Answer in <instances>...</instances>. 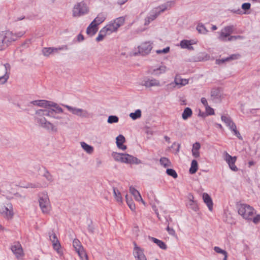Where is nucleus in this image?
Listing matches in <instances>:
<instances>
[{"label":"nucleus","mask_w":260,"mask_h":260,"mask_svg":"<svg viewBox=\"0 0 260 260\" xmlns=\"http://www.w3.org/2000/svg\"><path fill=\"white\" fill-rule=\"evenodd\" d=\"M34 105H37L45 108L44 109H40L36 112L39 117L49 116L54 118H58L55 116V114L62 113V109L56 103L45 100H36L30 102Z\"/></svg>","instance_id":"f257e3e1"},{"label":"nucleus","mask_w":260,"mask_h":260,"mask_svg":"<svg viewBox=\"0 0 260 260\" xmlns=\"http://www.w3.org/2000/svg\"><path fill=\"white\" fill-rule=\"evenodd\" d=\"M24 35L23 32L13 33L10 30L2 31L0 32V50H4L13 42L16 41Z\"/></svg>","instance_id":"f03ea898"},{"label":"nucleus","mask_w":260,"mask_h":260,"mask_svg":"<svg viewBox=\"0 0 260 260\" xmlns=\"http://www.w3.org/2000/svg\"><path fill=\"white\" fill-rule=\"evenodd\" d=\"M112 155L117 161L134 164H139L141 163L140 159L127 153L113 152Z\"/></svg>","instance_id":"7ed1b4c3"},{"label":"nucleus","mask_w":260,"mask_h":260,"mask_svg":"<svg viewBox=\"0 0 260 260\" xmlns=\"http://www.w3.org/2000/svg\"><path fill=\"white\" fill-rule=\"evenodd\" d=\"M39 206L44 214H48L51 210V206L48 194L43 192L39 196Z\"/></svg>","instance_id":"20e7f679"},{"label":"nucleus","mask_w":260,"mask_h":260,"mask_svg":"<svg viewBox=\"0 0 260 260\" xmlns=\"http://www.w3.org/2000/svg\"><path fill=\"white\" fill-rule=\"evenodd\" d=\"M64 106L72 114L80 118H88L91 116V113L86 110L73 107L69 105H64Z\"/></svg>","instance_id":"39448f33"},{"label":"nucleus","mask_w":260,"mask_h":260,"mask_svg":"<svg viewBox=\"0 0 260 260\" xmlns=\"http://www.w3.org/2000/svg\"><path fill=\"white\" fill-rule=\"evenodd\" d=\"M88 9L86 4L83 2L78 3L75 5L73 10V16L74 17H80L87 14Z\"/></svg>","instance_id":"423d86ee"},{"label":"nucleus","mask_w":260,"mask_h":260,"mask_svg":"<svg viewBox=\"0 0 260 260\" xmlns=\"http://www.w3.org/2000/svg\"><path fill=\"white\" fill-rule=\"evenodd\" d=\"M140 85L145 86L146 88L152 87H159L161 86L160 81L155 78L146 77L140 83Z\"/></svg>","instance_id":"0eeeda50"},{"label":"nucleus","mask_w":260,"mask_h":260,"mask_svg":"<svg viewBox=\"0 0 260 260\" xmlns=\"http://www.w3.org/2000/svg\"><path fill=\"white\" fill-rule=\"evenodd\" d=\"M10 70L9 63L3 64L0 62V79L3 83H6L9 78L8 71Z\"/></svg>","instance_id":"6e6552de"},{"label":"nucleus","mask_w":260,"mask_h":260,"mask_svg":"<svg viewBox=\"0 0 260 260\" xmlns=\"http://www.w3.org/2000/svg\"><path fill=\"white\" fill-rule=\"evenodd\" d=\"M37 122L43 128L53 132H57V129L49 121H47L44 116L37 118Z\"/></svg>","instance_id":"1a4fd4ad"},{"label":"nucleus","mask_w":260,"mask_h":260,"mask_svg":"<svg viewBox=\"0 0 260 260\" xmlns=\"http://www.w3.org/2000/svg\"><path fill=\"white\" fill-rule=\"evenodd\" d=\"M49 237L50 241L52 243V245L54 249L57 251L59 255H61L62 254V252L60 250V244L59 242V241L57 238L56 235L54 233L53 231L50 232L49 233Z\"/></svg>","instance_id":"9d476101"},{"label":"nucleus","mask_w":260,"mask_h":260,"mask_svg":"<svg viewBox=\"0 0 260 260\" xmlns=\"http://www.w3.org/2000/svg\"><path fill=\"white\" fill-rule=\"evenodd\" d=\"M152 43L150 41L142 43L138 47L139 53L143 56L148 54L152 49Z\"/></svg>","instance_id":"9b49d317"},{"label":"nucleus","mask_w":260,"mask_h":260,"mask_svg":"<svg viewBox=\"0 0 260 260\" xmlns=\"http://www.w3.org/2000/svg\"><path fill=\"white\" fill-rule=\"evenodd\" d=\"M0 212L8 219H12L14 215L12 205L9 203L7 206L0 207Z\"/></svg>","instance_id":"f8f14e48"},{"label":"nucleus","mask_w":260,"mask_h":260,"mask_svg":"<svg viewBox=\"0 0 260 260\" xmlns=\"http://www.w3.org/2000/svg\"><path fill=\"white\" fill-rule=\"evenodd\" d=\"M224 159L228 164L230 168L232 171H238V168L235 165L237 159L236 156H232L227 152L225 151L224 152Z\"/></svg>","instance_id":"ddd939ff"},{"label":"nucleus","mask_w":260,"mask_h":260,"mask_svg":"<svg viewBox=\"0 0 260 260\" xmlns=\"http://www.w3.org/2000/svg\"><path fill=\"white\" fill-rule=\"evenodd\" d=\"M11 249L17 258H20L23 256V249L19 242L14 243L11 246Z\"/></svg>","instance_id":"4468645a"},{"label":"nucleus","mask_w":260,"mask_h":260,"mask_svg":"<svg viewBox=\"0 0 260 260\" xmlns=\"http://www.w3.org/2000/svg\"><path fill=\"white\" fill-rule=\"evenodd\" d=\"M221 93L219 88L213 89L211 92V99L214 103H219L221 100Z\"/></svg>","instance_id":"2eb2a0df"},{"label":"nucleus","mask_w":260,"mask_h":260,"mask_svg":"<svg viewBox=\"0 0 260 260\" xmlns=\"http://www.w3.org/2000/svg\"><path fill=\"white\" fill-rule=\"evenodd\" d=\"M67 49V46H64L62 47L54 48V47H45L43 48L42 53L45 56H48L54 52H57L58 50H62L63 49Z\"/></svg>","instance_id":"dca6fc26"},{"label":"nucleus","mask_w":260,"mask_h":260,"mask_svg":"<svg viewBox=\"0 0 260 260\" xmlns=\"http://www.w3.org/2000/svg\"><path fill=\"white\" fill-rule=\"evenodd\" d=\"M188 199L189 201L186 204L187 207L193 211L197 212L199 210V207L197 202L193 200V196L191 194H189Z\"/></svg>","instance_id":"f3484780"},{"label":"nucleus","mask_w":260,"mask_h":260,"mask_svg":"<svg viewBox=\"0 0 260 260\" xmlns=\"http://www.w3.org/2000/svg\"><path fill=\"white\" fill-rule=\"evenodd\" d=\"M157 8L153 10L149 16L147 17L145 19V23L144 24L145 25H148L151 21L154 20L156 18V17L160 14V13L157 10Z\"/></svg>","instance_id":"a211bd4d"},{"label":"nucleus","mask_w":260,"mask_h":260,"mask_svg":"<svg viewBox=\"0 0 260 260\" xmlns=\"http://www.w3.org/2000/svg\"><path fill=\"white\" fill-rule=\"evenodd\" d=\"M255 213V210L252 207L245 204V218L246 219L251 220Z\"/></svg>","instance_id":"6ab92c4d"},{"label":"nucleus","mask_w":260,"mask_h":260,"mask_svg":"<svg viewBox=\"0 0 260 260\" xmlns=\"http://www.w3.org/2000/svg\"><path fill=\"white\" fill-rule=\"evenodd\" d=\"M240 37L239 36H231L230 34H226V32L221 30L220 32V35L218 37V39L221 41H232L234 39H236L237 38Z\"/></svg>","instance_id":"aec40b11"},{"label":"nucleus","mask_w":260,"mask_h":260,"mask_svg":"<svg viewBox=\"0 0 260 260\" xmlns=\"http://www.w3.org/2000/svg\"><path fill=\"white\" fill-rule=\"evenodd\" d=\"M240 55L238 54H234L230 55V56L225 58L218 59L216 60V63L217 64H220L224 63L226 61H230L231 60L237 59L240 57Z\"/></svg>","instance_id":"412c9836"},{"label":"nucleus","mask_w":260,"mask_h":260,"mask_svg":"<svg viewBox=\"0 0 260 260\" xmlns=\"http://www.w3.org/2000/svg\"><path fill=\"white\" fill-rule=\"evenodd\" d=\"M116 145L119 149L124 150L126 149V146L123 144L125 141L124 137L122 135H119L116 137Z\"/></svg>","instance_id":"4be33fe9"},{"label":"nucleus","mask_w":260,"mask_h":260,"mask_svg":"<svg viewBox=\"0 0 260 260\" xmlns=\"http://www.w3.org/2000/svg\"><path fill=\"white\" fill-rule=\"evenodd\" d=\"M203 199L204 203L207 206L209 210L212 211L213 210V202L211 198L207 193H204L203 194Z\"/></svg>","instance_id":"5701e85b"},{"label":"nucleus","mask_w":260,"mask_h":260,"mask_svg":"<svg viewBox=\"0 0 260 260\" xmlns=\"http://www.w3.org/2000/svg\"><path fill=\"white\" fill-rule=\"evenodd\" d=\"M166 71V67L164 66H161L156 69L151 68L149 70V73L153 75L158 76L162 73H165Z\"/></svg>","instance_id":"b1692460"},{"label":"nucleus","mask_w":260,"mask_h":260,"mask_svg":"<svg viewBox=\"0 0 260 260\" xmlns=\"http://www.w3.org/2000/svg\"><path fill=\"white\" fill-rule=\"evenodd\" d=\"M129 192L134 197L135 200L137 201H141L144 205H145V202L143 200L142 198L140 192L136 189L134 187L131 186L129 187Z\"/></svg>","instance_id":"393cba45"},{"label":"nucleus","mask_w":260,"mask_h":260,"mask_svg":"<svg viewBox=\"0 0 260 260\" xmlns=\"http://www.w3.org/2000/svg\"><path fill=\"white\" fill-rule=\"evenodd\" d=\"M192 41V40H183L180 42V45L182 48L193 50L194 48L191 46L193 44Z\"/></svg>","instance_id":"a878e982"},{"label":"nucleus","mask_w":260,"mask_h":260,"mask_svg":"<svg viewBox=\"0 0 260 260\" xmlns=\"http://www.w3.org/2000/svg\"><path fill=\"white\" fill-rule=\"evenodd\" d=\"M221 120L225 123L227 126H228L231 129L232 128H235V124L233 122L231 117L225 115L221 116Z\"/></svg>","instance_id":"bb28decb"},{"label":"nucleus","mask_w":260,"mask_h":260,"mask_svg":"<svg viewBox=\"0 0 260 260\" xmlns=\"http://www.w3.org/2000/svg\"><path fill=\"white\" fill-rule=\"evenodd\" d=\"M103 28L108 34H110L112 32L116 31L118 28L116 26L114 22H111Z\"/></svg>","instance_id":"cd10ccee"},{"label":"nucleus","mask_w":260,"mask_h":260,"mask_svg":"<svg viewBox=\"0 0 260 260\" xmlns=\"http://www.w3.org/2000/svg\"><path fill=\"white\" fill-rule=\"evenodd\" d=\"M144 249L141 248L138 249V250L134 252V256L137 260H147L146 256L144 254Z\"/></svg>","instance_id":"c85d7f7f"},{"label":"nucleus","mask_w":260,"mask_h":260,"mask_svg":"<svg viewBox=\"0 0 260 260\" xmlns=\"http://www.w3.org/2000/svg\"><path fill=\"white\" fill-rule=\"evenodd\" d=\"M57 114H55V116L58 117V119H60V121L57 122L56 124L60 125H66L68 123V122L70 121V118L68 116V114L66 113H63L62 116H59L56 115Z\"/></svg>","instance_id":"c756f323"},{"label":"nucleus","mask_w":260,"mask_h":260,"mask_svg":"<svg viewBox=\"0 0 260 260\" xmlns=\"http://www.w3.org/2000/svg\"><path fill=\"white\" fill-rule=\"evenodd\" d=\"M148 239L157 244L161 249L166 250L167 248L166 244L162 241L157 239L155 238L148 236Z\"/></svg>","instance_id":"7c9ffc66"},{"label":"nucleus","mask_w":260,"mask_h":260,"mask_svg":"<svg viewBox=\"0 0 260 260\" xmlns=\"http://www.w3.org/2000/svg\"><path fill=\"white\" fill-rule=\"evenodd\" d=\"M200 148L201 145L200 143L196 142L193 144L192 149V154L194 157L198 158L200 156V152L199 150Z\"/></svg>","instance_id":"2f4dec72"},{"label":"nucleus","mask_w":260,"mask_h":260,"mask_svg":"<svg viewBox=\"0 0 260 260\" xmlns=\"http://www.w3.org/2000/svg\"><path fill=\"white\" fill-rule=\"evenodd\" d=\"M82 148L88 154H92L93 152V147L84 142H81Z\"/></svg>","instance_id":"473e14b6"},{"label":"nucleus","mask_w":260,"mask_h":260,"mask_svg":"<svg viewBox=\"0 0 260 260\" xmlns=\"http://www.w3.org/2000/svg\"><path fill=\"white\" fill-rule=\"evenodd\" d=\"M97 22L94 21V20L91 22V23L89 24V25L87 28V31L89 32V29L92 28V31L93 32L92 34H95L98 31V28Z\"/></svg>","instance_id":"72a5a7b5"},{"label":"nucleus","mask_w":260,"mask_h":260,"mask_svg":"<svg viewBox=\"0 0 260 260\" xmlns=\"http://www.w3.org/2000/svg\"><path fill=\"white\" fill-rule=\"evenodd\" d=\"M192 112L191 109L190 108L186 107V108H185L182 113V118L184 120H186L192 115Z\"/></svg>","instance_id":"f704fd0d"},{"label":"nucleus","mask_w":260,"mask_h":260,"mask_svg":"<svg viewBox=\"0 0 260 260\" xmlns=\"http://www.w3.org/2000/svg\"><path fill=\"white\" fill-rule=\"evenodd\" d=\"M196 29L198 30V32L201 34L206 35L208 32V29L206 28L205 25L202 23H199L197 25Z\"/></svg>","instance_id":"c9c22d12"},{"label":"nucleus","mask_w":260,"mask_h":260,"mask_svg":"<svg viewBox=\"0 0 260 260\" xmlns=\"http://www.w3.org/2000/svg\"><path fill=\"white\" fill-rule=\"evenodd\" d=\"M198 169V164L196 160L193 159L191 163V167L189 169V173L193 174L196 173Z\"/></svg>","instance_id":"e433bc0d"},{"label":"nucleus","mask_w":260,"mask_h":260,"mask_svg":"<svg viewBox=\"0 0 260 260\" xmlns=\"http://www.w3.org/2000/svg\"><path fill=\"white\" fill-rule=\"evenodd\" d=\"M73 245L76 251L77 252L80 250L83 249V247L81 245V242L78 239H74L73 242Z\"/></svg>","instance_id":"4c0bfd02"},{"label":"nucleus","mask_w":260,"mask_h":260,"mask_svg":"<svg viewBox=\"0 0 260 260\" xmlns=\"http://www.w3.org/2000/svg\"><path fill=\"white\" fill-rule=\"evenodd\" d=\"M160 164L161 166H164L165 168L170 167L171 166V162L170 160L165 157H162L160 158L159 160Z\"/></svg>","instance_id":"58836bf2"},{"label":"nucleus","mask_w":260,"mask_h":260,"mask_svg":"<svg viewBox=\"0 0 260 260\" xmlns=\"http://www.w3.org/2000/svg\"><path fill=\"white\" fill-rule=\"evenodd\" d=\"M126 203L132 211H135L136 209L135 204H134L132 198H129L128 195L125 196Z\"/></svg>","instance_id":"ea45409f"},{"label":"nucleus","mask_w":260,"mask_h":260,"mask_svg":"<svg viewBox=\"0 0 260 260\" xmlns=\"http://www.w3.org/2000/svg\"><path fill=\"white\" fill-rule=\"evenodd\" d=\"M106 18V15L104 13H100L98 15L97 17L94 19V21L96 22L98 24H100L105 21Z\"/></svg>","instance_id":"a19ab883"},{"label":"nucleus","mask_w":260,"mask_h":260,"mask_svg":"<svg viewBox=\"0 0 260 260\" xmlns=\"http://www.w3.org/2000/svg\"><path fill=\"white\" fill-rule=\"evenodd\" d=\"M142 116L141 110L140 109H137L134 113H131L129 114V117L133 120H136L138 118H139Z\"/></svg>","instance_id":"79ce46f5"},{"label":"nucleus","mask_w":260,"mask_h":260,"mask_svg":"<svg viewBox=\"0 0 260 260\" xmlns=\"http://www.w3.org/2000/svg\"><path fill=\"white\" fill-rule=\"evenodd\" d=\"M236 208L238 210L239 214L244 218V204L241 202L237 203Z\"/></svg>","instance_id":"37998d69"},{"label":"nucleus","mask_w":260,"mask_h":260,"mask_svg":"<svg viewBox=\"0 0 260 260\" xmlns=\"http://www.w3.org/2000/svg\"><path fill=\"white\" fill-rule=\"evenodd\" d=\"M113 193L115 198L117 202L119 203L122 202V197L120 192L115 187H113Z\"/></svg>","instance_id":"c03bdc74"},{"label":"nucleus","mask_w":260,"mask_h":260,"mask_svg":"<svg viewBox=\"0 0 260 260\" xmlns=\"http://www.w3.org/2000/svg\"><path fill=\"white\" fill-rule=\"evenodd\" d=\"M172 2H168L163 5L160 6L158 8L160 9L158 11L160 13L164 12L166 10L171 7Z\"/></svg>","instance_id":"a18cd8bd"},{"label":"nucleus","mask_w":260,"mask_h":260,"mask_svg":"<svg viewBox=\"0 0 260 260\" xmlns=\"http://www.w3.org/2000/svg\"><path fill=\"white\" fill-rule=\"evenodd\" d=\"M107 34H108L105 30L103 28H102L99 32L98 36L96 38V41L97 42L102 41Z\"/></svg>","instance_id":"49530a36"},{"label":"nucleus","mask_w":260,"mask_h":260,"mask_svg":"<svg viewBox=\"0 0 260 260\" xmlns=\"http://www.w3.org/2000/svg\"><path fill=\"white\" fill-rule=\"evenodd\" d=\"M49 182L53 181L52 175L49 172L46 168H44V173L43 175Z\"/></svg>","instance_id":"de8ad7c7"},{"label":"nucleus","mask_w":260,"mask_h":260,"mask_svg":"<svg viewBox=\"0 0 260 260\" xmlns=\"http://www.w3.org/2000/svg\"><path fill=\"white\" fill-rule=\"evenodd\" d=\"M214 250L215 252L219 253H222L224 255L223 260H227V252L224 250L221 249L220 247L215 246L214 247Z\"/></svg>","instance_id":"09e8293b"},{"label":"nucleus","mask_w":260,"mask_h":260,"mask_svg":"<svg viewBox=\"0 0 260 260\" xmlns=\"http://www.w3.org/2000/svg\"><path fill=\"white\" fill-rule=\"evenodd\" d=\"M77 253L81 260H88L87 255L84 248L80 250V251L77 252Z\"/></svg>","instance_id":"8fccbe9b"},{"label":"nucleus","mask_w":260,"mask_h":260,"mask_svg":"<svg viewBox=\"0 0 260 260\" xmlns=\"http://www.w3.org/2000/svg\"><path fill=\"white\" fill-rule=\"evenodd\" d=\"M116 26L119 28L120 26L123 25L124 22V18L122 17H119L115 20L114 21Z\"/></svg>","instance_id":"3c124183"},{"label":"nucleus","mask_w":260,"mask_h":260,"mask_svg":"<svg viewBox=\"0 0 260 260\" xmlns=\"http://www.w3.org/2000/svg\"><path fill=\"white\" fill-rule=\"evenodd\" d=\"M166 173L168 175L172 176L174 178H176L178 177L176 172L173 169H167Z\"/></svg>","instance_id":"603ef678"},{"label":"nucleus","mask_w":260,"mask_h":260,"mask_svg":"<svg viewBox=\"0 0 260 260\" xmlns=\"http://www.w3.org/2000/svg\"><path fill=\"white\" fill-rule=\"evenodd\" d=\"M119 118L117 116L111 115L108 118V122L109 123H116L118 121Z\"/></svg>","instance_id":"864d4df0"},{"label":"nucleus","mask_w":260,"mask_h":260,"mask_svg":"<svg viewBox=\"0 0 260 260\" xmlns=\"http://www.w3.org/2000/svg\"><path fill=\"white\" fill-rule=\"evenodd\" d=\"M175 83L176 85H179L180 86L185 85L188 83V81L186 79H175Z\"/></svg>","instance_id":"5fc2aeb1"},{"label":"nucleus","mask_w":260,"mask_h":260,"mask_svg":"<svg viewBox=\"0 0 260 260\" xmlns=\"http://www.w3.org/2000/svg\"><path fill=\"white\" fill-rule=\"evenodd\" d=\"M28 185V187H31V188H40V187L46 186V183L42 185L40 183H34V184L30 183V184H29Z\"/></svg>","instance_id":"6e6d98bb"},{"label":"nucleus","mask_w":260,"mask_h":260,"mask_svg":"<svg viewBox=\"0 0 260 260\" xmlns=\"http://www.w3.org/2000/svg\"><path fill=\"white\" fill-rule=\"evenodd\" d=\"M222 30L226 32V34H229L231 35L233 32V26H227L224 27V28L222 29Z\"/></svg>","instance_id":"4d7b16f0"},{"label":"nucleus","mask_w":260,"mask_h":260,"mask_svg":"<svg viewBox=\"0 0 260 260\" xmlns=\"http://www.w3.org/2000/svg\"><path fill=\"white\" fill-rule=\"evenodd\" d=\"M206 111L208 115H212L214 114V109L211 108L209 106H208L206 108Z\"/></svg>","instance_id":"13d9d810"},{"label":"nucleus","mask_w":260,"mask_h":260,"mask_svg":"<svg viewBox=\"0 0 260 260\" xmlns=\"http://www.w3.org/2000/svg\"><path fill=\"white\" fill-rule=\"evenodd\" d=\"M232 131L234 133V134L240 140H242V137L241 136L240 133L237 130L236 126L235 125V128H232L231 129Z\"/></svg>","instance_id":"bf43d9fd"},{"label":"nucleus","mask_w":260,"mask_h":260,"mask_svg":"<svg viewBox=\"0 0 260 260\" xmlns=\"http://www.w3.org/2000/svg\"><path fill=\"white\" fill-rule=\"evenodd\" d=\"M175 147H176V149H175V153H177L179 151L180 145L179 144L176 143V142H174L171 146V148H174Z\"/></svg>","instance_id":"052dcab7"},{"label":"nucleus","mask_w":260,"mask_h":260,"mask_svg":"<svg viewBox=\"0 0 260 260\" xmlns=\"http://www.w3.org/2000/svg\"><path fill=\"white\" fill-rule=\"evenodd\" d=\"M253 223L257 224L260 222V215H257L254 217H252V219Z\"/></svg>","instance_id":"680f3d73"},{"label":"nucleus","mask_w":260,"mask_h":260,"mask_svg":"<svg viewBox=\"0 0 260 260\" xmlns=\"http://www.w3.org/2000/svg\"><path fill=\"white\" fill-rule=\"evenodd\" d=\"M167 231L168 233L172 236H174L175 235V231L173 228H171L169 225L167 227Z\"/></svg>","instance_id":"e2e57ef3"},{"label":"nucleus","mask_w":260,"mask_h":260,"mask_svg":"<svg viewBox=\"0 0 260 260\" xmlns=\"http://www.w3.org/2000/svg\"><path fill=\"white\" fill-rule=\"evenodd\" d=\"M170 50V48L169 47H166L162 50H158L156 51V53L158 54L164 53H168Z\"/></svg>","instance_id":"0e129e2a"},{"label":"nucleus","mask_w":260,"mask_h":260,"mask_svg":"<svg viewBox=\"0 0 260 260\" xmlns=\"http://www.w3.org/2000/svg\"><path fill=\"white\" fill-rule=\"evenodd\" d=\"M94 230V228L93 226V225H92V224H90L88 225V231L89 233H90L91 234H93Z\"/></svg>","instance_id":"69168bd1"},{"label":"nucleus","mask_w":260,"mask_h":260,"mask_svg":"<svg viewBox=\"0 0 260 260\" xmlns=\"http://www.w3.org/2000/svg\"><path fill=\"white\" fill-rule=\"evenodd\" d=\"M201 101L202 103L205 107V108L206 107H207L208 106H209L208 104L207 101L205 98H202Z\"/></svg>","instance_id":"338daca9"},{"label":"nucleus","mask_w":260,"mask_h":260,"mask_svg":"<svg viewBox=\"0 0 260 260\" xmlns=\"http://www.w3.org/2000/svg\"><path fill=\"white\" fill-rule=\"evenodd\" d=\"M250 8V4L247 3H245V14L247 13V11Z\"/></svg>","instance_id":"774afa93"}]
</instances>
